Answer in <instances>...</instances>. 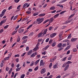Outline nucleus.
Instances as JSON below:
<instances>
[{"label":"nucleus","mask_w":78,"mask_h":78,"mask_svg":"<svg viewBox=\"0 0 78 78\" xmlns=\"http://www.w3.org/2000/svg\"><path fill=\"white\" fill-rule=\"evenodd\" d=\"M71 34H69V35L68 36V37H67V39H70L71 37Z\"/></svg>","instance_id":"44"},{"label":"nucleus","mask_w":78,"mask_h":78,"mask_svg":"<svg viewBox=\"0 0 78 78\" xmlns=\"http://www.w3.org/2000/svg\"><path fill=\"white\" fill-rule=\"evenodd\" d=\"M38 69H39V67L37 66L34 69V70L35 71H36V70H38Z\"/></svg>","instance_id":"39"},{"label":"nucleus","mask_w":78,"mask_h":78,"mask_svg":"<svg viewBox=\"0 0 78 78\" xmlns=\"http://www.w3.org/2000/svg\"><path fill=\"white\" fill-rule=\"evenodd\" d=\"M12 6H11L10 7H9L8 9V10H10V9H12Z\"/></svg>","instance_id":"60"},{"label":"nucleus","mask_w":78,"mask_h":78,"mask_svg":"<svg viewBox=\"0 0 78 78\" xmlns=\"http://www.w3.org/2000/svg\"><path fill=\"white\" fill-rule=\"evenodd\" d=\"M52 66V63L51 62L50 63V64L49 65V68L50 69H51Z\"/></svg>","instance_id":"37"},{"label":"nucleus","mask_w":78,"mask_h":78,"mask_svg":"<svg viewBox=\"0 0 78 78\" xmlns=\"http://www.w3.org/2000/svg\"><path fill=\"white\" fill-rule=\"evenodd\" d=\"M24 31V29L21 28L19 29L18 32L19 33H22Z\"/></svg>","instance_id":"7"},{"label":"nucleus","mask_w":78,"mask_h":78,"mask_svg":"<svg viewBox=\"0 0 78 78\" xmlns=\"http://www.w3.org/2000/svg\"><path fill=\"white\" fill-rule=\"evenodd\" d=\"M32 52H33V50H30L29 51L27 52V55H30L32 53Z\"/></svg>","instance_id":"10"},{"label":"nucleus","mask_w":78,"mask_h":78,"mask_svg":"<svg viewBox=\"0 0 78 78\" xmlns=\"http://www.w3.org/2000/svg\"><path fill=\"white\" fill-rule=\"evenodd\" d=\"M20 56V55L19 54H17L14 56V57L16 58V57H19Z\"/></svg>","instance_id":"47"},{"label":"nucleus","mask_w":78,"mask_h":78,"mask_svg":"<svg viewBox=\"0 0 78 78\" xmlns=\"http://www.w3.org/2000/svg\"><path fill=\"white\" fill-rule=\"evenodd\" d=\"M39 61H40L39 60V59H38V60L36 61L34 63V64H35V66L37 65V64H38V62H39Z\"/></svg>","instance_id":"13"},{"label":"nucleus","mask_w":78,"mask_h":78,"mask_svg":"<svg viewBox=\"0 0 78 78\" xmlns=\"http://www.w3.org/2000/svg\"><path fill=\"white\" fill-rule=\"evenodd\" d=\"M31 12L30 11H27L26 12V14H27L29 15L30 14H31Z\"/></svg>","instance_id":"42"},{"label":"nucleus","mask_w":78,"mask_h":78,"mask_svg":"<svg viewBox=\"0 0 78 78\" xmlns=\"http://www.w3.org/2000/svg\"><path fill=\"white\" fill-rule=\"evenodd\" d=\"M46 72V70L44 68L42 69V70H41V74H43V73H44L45 72Z\"/></svg>","instance_id":"6"},{"label":"nucleus","mask_w":78,"mask_h":78,"mask_svg":"<svg viewBox=\"0 0 78 78\" xmlns=\"http://www.w3.org/2000/svg\"><path fill=\"white\" fill-rule=\"evenodd\" d=\"M28 5V3H26L24 4L23 5V8H25L27 5Z\"/></svg>","instance_id":"35"},{"label":"nucleus","mask_w":78,"mask_h":78,"mask_svg":"<svg viewBox=\"0 0 78 78\" xmlns=\"http://www.w3.org/2000/svg\"><path fill=\"white\" fill-rule=\"evenodd\" d=\"M56 34H57L56 33H52L50 35V37H54L56 35Z\"/></svg>","instance_id":"4"},{"label":"nucleus","mask_w":78,"mask_h":78,"mask_svg":"<svg viewBox=\"0 0 78 78\" xmlns=\"http://www.w3.org/2000/svg\"><path fill=\"white\" fill-rule=\"evenodd\" d=\"M42 40H43L42 39H38V42H41V41H42Z\"/></svg>","instance_id":"64"},{"label":"nucleus","mask_w":78,"mask_h":78,"mask_svg":"<svg viewBox=\"0 0 78 78\" xmlns=\"http://www.w3.org/2000/svg\"><path fill=\"white\" fill-rule=\"evenodd\" d=\"M36 57H37V58L38 59L39 58H40V57H41V55H38L36 56Z\"/></svg>","instance_id":"62"},{"label":"nucleus","mask_w":78,"mask_h":78,"mask_svg":"<svg viewBox=\"0 0 78 78\" xmlns=\"http://www.w3.org/2000/svg\"><path fill=\"white\" fill-rule=\"evenodd\" d=\"M21 69V67L18 68H16V72H18L19 70H20Z\"/></svg>","instance_id":"38"},{"label":"nucleus","mask_w":78,"mask_h":78,"mask_svg":"<svg viewBox=\"0 0 78 78\" xmlns=\"http://www.w3.org/2000/svg\"><path fill=\"white\" fill-rule=\"evenodd\" d=\"M49 20H49V19H48V20H45L43 24H45V23H47V22H48V21H49Z\"/></svg>","instance_id":"29"},{"label":"nucleus","mask_w":78,"mask_h":78,"mask_svg":"<svg viewBox=\"0 0 78 78\" xmlns=\"http://www.w3.org/2000/svg\"><path fill=\"white\" fill-rule=\"evenodd\" d=\"M66 1H67V0H64L61 1L59 2V3L60 4L62 3H64V2H66Z\"/></svg>","instance_id":"20"},{"label":"nucleus","mask_w":78,"mask_h":78,"mask_svg":"<svg viewBox=\"0 0 78 78\" xmlns=\"http://www.w3.org/2000/svg\"><path fill=\"white\" fill-rule=\"evenodd\" d=\"M9 69V68L8 67H6L5 68V70L6 71H8Z\"/></svg>","instance_id":"57"},{"label":"nucleus","mask_w":78,"mask_h":78,"mask_svg":"<svg viewBox=\"0 0 78 78\" xmlns=\"http://www.w3.org/2000/svg\"><path fill=\"white\" fill-rule=\"evenodd\" d=\"M44 18L37 19V22H36L37 23V24H40L44 21Z\"/></svg>","instance_id":"1"},{"label":"nucleus","mask_w":78,"mask_h":78,"mask_svg":"<svg viewBox=\"0 0 78 78\" xmlns=\"http://www.w3.org/2000/svg\"><path fill=\"white\" fill-rule=\"evenodd\" d=\"M45 15V13H41L39 16L40 17L44 16Z\"/></svg>","instance_id":"17"},{"label":"nucleus","mask_w":78,"mask_h":78,"mask_svg":"<svg viewBox=\"0 0 78 78\" xmlns=\"http://www.w3.org/2000/svg\"><path fill=\"white\" fill-rule=\"evenodd\" d=\"M69 65L66 66L64 69V71H66V70L69 69Z\"/></svg>","instance_id":"9"},{"label":"nucleus","mask_w":78,"mask_h":78,"mask_svg":"<svg viewBox=\"0 0 78 78\" xmlns=\"http://www.w3.org/2000/svg\"><path fill=\"white\" fill-rule=\"evenodd\" d=\"M63 49V47H61L60 48L58 49V51H61V50H62Z\"/></svg>","instance_id":"63"},{"label":"nucleus","mask_w":78,"mask_h":78,"mask_svg":"<svg viewBox=\"0 0 78 78\" xmlns=\"http://www.w3.org/2000/svg\"><path fill=\"white\" fill-rule=\"evenodd\" d=\"M38 14H39V13H38V12H36L33 14V16H37V15H38Z\"/></svg>","instance_id":"24"},{"label":"nucleus","mask_w":78,"mask_h":78,"mask_svg":"<svg viewBox=\"0 0 78 78\" xmlns=\"http://www.w3.org/2000/svg\"><path fill=\"white\" fill-rule=\"evenodd\" d=\"M19 1H20V0H14V2L16 3H18Z\"/></svg>","instance_id":"61"},{"label":"nucleus","mask_w":78,"mask_h":78,"mask_svg":"<svg viewBox=\"0 0 78 78\" xmlns=\"http://www.w3.org/2000/svg\"><path fill=\"white\" fill-rule=\"evenodd\" d=\"M7 20V19H6L2 21H1L0 23V26H2V25L3 24V23H5L6 22V21Z\"/></svg>","instance_id":"3"},{"label":"nucleus","mask_w":78,"mask_h":78,"mask_svg":"<svg viewBox=\"0 0 78 78\" xmlns=\"http://www.w3.org/2000/svg\"><path fill=\"white\" fill-rule=\"evenodd\" d=\"M59 16V14L58 13L56 15H55V16H54V19H56V17H58V16Z\"/></svg>","instance_id":"15"},{"label":"nucleus","mask_w":78,"mask_h":78,"mask_svg":"<svg viewBox=\"0 0 78 78\" xmlns=\"http://www.w3.org/2000/svg\"><path fill=\"white\" fill-rule=\"evenodd\" d=\"M50 20V23H51V22H52L54 20V18H51Z\"/></svg>","instance_id":"21"},{"label":"nucleus","mask_w":78,"mask_h":78,"mask_svg":"<svg viewBox=\"0 0 78 78\" xmlns=\"http://www.w3.org/2000/svg\"><path fill=\"white\" fill-rule=\"evenodd\" d=\"M38 49H39V47H36L34 48L33 50L34 51H37V50H38Z\"/></svg>","instance_id":"11"},{"label":"nucleus","mask_w":78,"mask_h":78,"mask_svg":"<svg viewBox=\"0 0 78 78\" xmlns=\"http://www.w3.org/2000/svg\"><path fill=\"white\" fill-rule=\"evenodd\" d=\"M56 45V43L55 42L52 44V47H55Z\"/></svg>","instance_id":"41"},{"label":"nucleus","mask_w":78,"mask_h":78,"mask_svg":"<svg viewBox=\"0 0 78 78\" xmlns=\"http://www.w3.org/2000/svg\"><path fill=\"white\" fill-rule=\"evenodd\" d=\"M14 72H12V75L11 76V78H12V77L14 76Z\"/></svg>","instance_id":"50"},{"label":"nucleus","mask_w":78,"mask_h":78,"mask_svg":"<svg viewBox=\"0 0 78 78\" xmlns=\"http://www.w3.org/2000/svg\"><path fill=\"white\" fill-rule=\"evenodd\" d=\"M52 77H53V75H51L49 76H46L44 77V78H51Z\"/></svg>","instance_id":"30"},{"label":"nucleus","mask_w":78,"mask_h":78,"mask_svg":"<svg viewBox=\"0 0 78 78\" xmlns=\"http://www.w3.org/2000/svg\"><path fill=\"white\" fill-rule=\"evenodd\" d=\"M66 64L67 63H64L62 65V67H64Z\"/></svg>","instance_id":"48"},{"label":"nucleus","mask_w":78,"mask_h":78,"mask_svg":"<svg viewBox=\"0 0 78 78\" xmlns=\"http://www.w3.org/2000/svg\"><path fill=\"white\" fill-rule=\"evenodd\" d=\"M16 44H17L16 42L12 46V48H13V47H14L15 45H16Z\"/></svg>","instance_id":"51"},{"label":"nucleus","mask_w":78,"mask_h":78,"mask_svg":"<svg viewBox=\"0 0 78 78\" xmlns=\"http://www.w3.org/2000/svg\"><path fill=\"white\" fill-rule=\"evenodd\" d=\"M58 65L59 64L58 63H56L53 66L54 69H56V68H58Z\"/></svg>","instance_id":"8"},{"label":"nucleus","mask_w":78,"mask_h":78,"mask_svg":"<svg viewBox=\"0 0 78 78\" xmlns=\"http://www.w3.org/2000/svg\"><path fill=\"white\" fill-rule=\"evenodd\" d=\"M55 9V7H51L50 9V10H54Z\"/></svg>","instance_id":"31"},{"label":"nucleus","mask_w":78,"mask_h":78,"mask_svg":"<svg viewBox=\"0 0 78 78\" xmlns=\"http://www.w3.org/2000/svg\"><path fill=\"white\" fill-rule=\"evenodd\" d=\"M3 65H4V61L3 62H2L0 64V66L1 67H2L3 66Z\"/></svg>","instance_id":"26"},{"label":"nucleus","mask_w":78,"mask_h":78,"mask_svg":"<svg viewBox=\"0 0 78 78\" xmlns=\"http://www.w3.org/2000/svg\"><path fill=\"white\" fill-rule=\"evenodd\" d=\"M42 34H43L42 33H40L39 34V35L38 36V37H41H41H42Z\"/></svg>","instance_id":"18"},{"label":"nucleus","mask_w":78,"mask_h":78,"mask_svg":"<svg viewBox=\"0 0 78 78\" xmlns=\"http://www.w3.org/2000/svg\"><path fill=\"white\" fill-rule=\"evenodd\" d=\"M27 41V39H26L24 40H23V44H24L26 43V42Z\"/></svg>","instance_id":"53"},{"label":"nucleus","mask_w":78,"mask_h":78,"mask_svg":"<svg viewBox=\"0 0 78 78\" xmlns=\"http://www.w3.org/2000/svg\"><path fill=\"white\" fill-rule=\"evenodd\" d=\"M32 26H33V25L32 24L29 26L27 28V30H28V29H30V28H31V27H32Z\"/></svg>","instance_id":"32"},{"label":"nucleus","mask_w":78,"mask_h":78,"mask_svg":"<svg viewBox=\"0 0 78 78\" xmlns=\"http://www.w3.org/2000/svg\"><path fill=\"white\" fill-rule=\"evenodd\" d=\"M57 6H59V7H62V9L63 8L64 6L62 5L61 4H58L57 5Z\"/></svg>","instance_id":"28"},{"label":"nucleus","mask_w":78,"mask_h":78,"mask_svg":"<svg viewBox=\"0 0 78 78\" xmlns=\"http://www.w3.org/2000/svg\"><path fill=\"white\" fill-rule=\"evenodd\" d=\"M67 59V57H65L64 58L62 59V61H66V60Z\"/></svg>","instance_id":"54"},{"label":"nucleus","mask_w":78,"mask_h":78,"mask_svg":"<svg viewBox=\"0 0 78 78\" xmlns=\"http://www.w3.org/2000/svg\"><path fill=\"white\" fill-rule=\"evenodd\" d=\"M11 55H12V54L11 53H10L8 55V57H9V58H10L11 56Z\"/></svg>","instance_id":"55"},{"label":"nucleus","mask_w":78,"mask_h":78,"mask_svg":"<svg viewBox=\"0 0 78 78\" xmlns=\"http://www.w3.org/2000/svg\"><path fill=\"white\" fill-rule=\"evenodd\" d=\"M47 29H45L43 32V34H46V33H47Z\"/></svg>","instance_id":"27"},{"label":"nucleus","mask_w":78,"mask_h":78,"mask_svg":"<svg viewBox=\"0 0 78 78\" xmlns=\"http://www.w3.org/2000/svg\"><path fill=\"white\" fill-rule=\"evenodd\" d=\"M6 11V9H4L2 12V13L0 15V17H2L5 14V12Z\"/></svg>","instance_id":"2"},{"label":"nucleus","mask_w":78,"mask_h":78,"mask_svg":"<svg viewBox=\"0 0 78 78\" xmlns=\"http://www.w3.org/2000/svg\"><path fill=\"white\" fill-rule=\"evenodd\" d=\"M74 15H75V13H74L73 14L71 15V16L69 17L68 18V19H71V18H72V17H73V16H74Z\"/></svg>","instance_id":"12"},{"label":"nucleus","mask_w":78,"mask_h":78,"mask_svg":"<svg viewBox=\"0 0 78 78\" xmlns=\"http://www.w3.org/2000/svg\"><path fill=\"white\" fill-rule=\"evenodd\" d=\"M72 55H70V57H69L68 58V60H71V59H72Z\"/></svg>","instance_id":"58"},{"label":"nucleus","mask_w":78,"mask_h":78,"mask_svg":"<svg viewBox=\"0 0 78 78\" xmlns=\"http://www.w3.org/2000/svg\"><path fill=\"white\" fill-rule=\"evenodd\" d=\"M9 57H7L5 58L3 61H7L9 60Z\"/></svg>","instance_id":"19"},{"label":"nucleus","mask_w":78,"mask_h":78,"mask_svg":"<svg viewBox=\"0 0 78 78\" xmlns=\"http://www.w3.org/2000/svg\"><path fill=\"white\" fill-rule=\"evenodd\" d=\"M12 69L11 68L10 70H9V74H10L11 73V72H12Z\"/></svg>","instance_id":"40"},{"label":"nucleus","mask_w":78,"mask_h":78,"mask_svg":"<svg viewBox=\"0 0 78 78\" xmlns=\"http://www.w3.org/2000/svg\"><path fill=\"white\" fill-rule=\"evenodd\" d=\"M17 17H18V15H17L16 16H15L13 19V20H16V19H17Z\"/></svg>","instance_id":"33"},{"label":"nucleus","mask_w":78,"mask_h":78,"mask_svg":"<svg viewBox=\"0 0 78 78\" xmlns=\"http://www.w3.org/2000/svg\"><path fill=\"white\" fill-rule=\"evenodd\" d=\"M28 37L27 36H25L23 37L22 38V40H24L26 39H27Z\"/></svg>","instance_id":"25"},{"label":"nucleus","mask_w":78,"mask_h":78,"mask_svg":"<svg viewBox=\"0 0 78 78\" xmlns=\"http://www.w3.org/2000/svg\"><path fill=\"white\" fill-rule=\"evenodd\" d=\"M25 76V75L23 74L21 76L20 78H24V77Z\"/></svg>","instance_id":"45"},{"label":"nucleus","mask_w":78,"mask_h":78,"mask_svg":"<svg viewBox=\"0 0 78 78\" xmlns=\"http://www.w3.org/2000/svg\"><path fill=\"white\" fill-rule=\"evenodd\" d=\"M44 61L43 60H41L40 62V66H44Z\"/></svg>","instance_id":"5"},{"label":"nucleus","mask_w":78,"mask_h":78,"mask_svg":"<svg viewBox=\"0 0 78 78\" xmlns=\"http://www.w3.org/2000/svg\"><path fill=\"white\" fill-rule=\"evenodd\" d=\"M8 27H9V25H7L5 26L4 27V29H6L7 28H8Z\"/></svg>","instance_id":"46"},{"label":"nucleus","mask_w":78,"mask_h":78,"mask_svg":"<svg viewBox=\"0 0 78 78\" xmlns=\"http://www.w3.org/2000/svg\"><path fill=\"white\" fill-rule=\"evenodd\" d=\"M77 40V38H72L71 39V41L72 42H75V41H76Z\"/></svg>","instance_id":"16"},{"label":"nucleus","mask_w":78,"mask_h":78,"mask_svg":"<svg viewBox=\"0 0 78 78\" xmlns=\"http://www.w3.org/2000/svg\"><path fill=\"white\" fill-rule=\"evenodd\" d=\"M49 47H50V45H47L44 48V49L45 50H47V48H48Z\"/></svg>","instance_id":"34"},{"label":"nucleus","mask_w":78,"mask_h":78,"mask_svg":"<svg viewBox=\"0 0 78 78\" xmlns=\"http://www.w3.org/2000/svg\"><path fill=\"white\" fill-rule=\"evenodd\" d=\"M25 54H26V52L23 53L21 55V57H23V56H24V55H25Z\"/></svg>","instance_id":"52"},{"label":"nucleus","mask_w":78,"mask_h":78,"mask_svg":"<svg viewBox=\"0 0 78 78\" xmlns=\"http://www.w3.org/2000/svg\"><path fill=\"white\" fill-rule=\"evenodd\" d=\"M70 48V45L68 46L65 49V51H66V50H67L69 49Z\"/></svg>","instance_id":"14"},{"label":"nucleus","mask_w":78,"mask_h":78,"mask_svg":"<svg viewBox=\"0 0 78 78\" xmlns=\"http://www.w3.org/2000/svg\"><path fill=\"white\" fill-rule=\"evenodd\" d=\"M62 47H66L67 46V44H64L62 45Z\"/></svg>","instance_id":"43"},{"label":"nucleus","mask_w":78,"mask_h":78,"mask_svg":"<svg viewBox=\"0 0 78 78\" xmlns=\"http://www.w3.org/2000/svg\"><path fill=\"white\" fill-rule=\"evenodd\" d=\"M20 37L18 38L17 40V42H19L20 41Z\"/></svg>","instance_id":"59"},{"label":"nucleus","mask_w":78,"mask_h":78,"mask_svg":"<svg viewBox=\"0 0 78 78\" xmlns=\"http://www.w3.org/2000/svg\"><path fill=\"white\" fill-rule=\"evenodd\" d=\"M17 32V30H15L13 31V33H12V35H14V34H16V33Z\"/></svg>","instance_id":"23"},{"label":"nucleus","mask_w":78,"mask_h":78,"mask_svg":"<svg viewBox=\"0 0 78 78\" xmlns=\"http://www.w3.org/2000/svg\"><path fill=\"white\" fill-rule=\"evenodd\" d=\"M62 47V44L61 43H60L58 44V48H60Z\"/></svg>","instance_id":"22"},{"label":"nucleus","mask_w":78,"mask_h":78,"mask_svg":"<svg viewBox=\"0 0 78 78\" xmlns=\"http://www.w3.org/2000/svg\"><path fill=\"white\" fill-rule=\"evenodd\" d=\"M66 12V10L62 11L60 13V14H64V13Z\"/></svg>","instance_id":"36"},{"label":"nucleus","mask_w":78,"mask_h":78,"mask_svg":"<svg viewBox=\"0 0 78 78\" xmlns=\"http://www.w3.org/2000/svg\"><path fill=\"white\" fill-rule=\"evenodd\" d=\"M52 28H53V27H51L49 28L48 30H49V31H51V30H52Z\"/></svg>","instance_id":"56"},{"label":"nucleus","mask_w":78,"mask_h":78,"mask_svg":"<svg viewBox=\"0 0 78 78\" xmlns=\"http://www.w3.org/2000/svg\"><path fill=\"white\" fill-rule=\"evenodd\" d=\"M66 63L67 64H72V62L70 61H68Z\"/></svg>","instance_id":"49"}]
</instances>
